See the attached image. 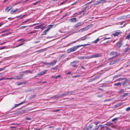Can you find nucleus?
<instances>
[{
  "label": "nucleus",
  "instance_id": "nucleus-1",
  "mask_svg": "<svg viewBox=\"0 0 130 130\" xmlns=\"http://www.w3.org/2000/svg\"><path fill=\"white\" fill-rule=\"evenodd\" d=\"M90 44H83L81 45H78L77 46H74L71 48H69L68 49L67 51V52L68 53H70L74 51H76L77 48H78L81 46H86V45H90Z\"/></svg>",
  "mask_w": 130,
  "mask_h": 130
},
{
  "label": "nucleus",
  "instance_id": "nucleus-37",
  "mask_svg": "<svg viewBox=\"0 0 130 130\" xmlns=\"http://www.w3.org/2000/svg\"><path fill=\"white\" fill-rule=\"evenodd\" d=\"M126 110L127 111H129L130 110V107H128L126 108Z\"/></svg>",
  "mask_w": 130,
  "mask_h": 130
},
{
  "label": "nucleus",
  "instance_id": "nucleus-34",
  "mask_svg": "<svg viewBox=\"0 0 130 130\" xmlns=\"http://www.w3.org/2000/svg\"><path fill=\"white\" fill-rule=\"evenodd\" d=\"M85 58V57H83V56H82V57H78V58L79 59H83L84 58Z\"/></svg>",
  "mask_w": 130,
  "mask_h": 130
},
{
  "label": "nucleus",
  "instance_id": "nucleus-62",
  "mask_svg": "<svg viewBox=\"0 0 130 130\" xmlns=\"http://www.w3.org/2000/svg\"><path fill=\"white\" fill-rule=\"evenodd\" d=\"M99 123V122H94V123L96 125H97Z\"/></svg>",
  "mask_w": 130,
  "mask_h": 130
},
{
  "label": "nucleus",
  "instance_id": "nucleus-7",
  "mask_svg": "<svg viewBox=\"0 0 130 130\" xmlns=\"http://www.w3.org/2000/svg\"><path fill=\"white\" fill-rule=\"evenodd\" d=\"M69 21L71 22H76L77 21L76 18H73L69 19Z\"/></svg>",
  "mask_w": 130,
  "mask_h": 130
},
{
  "label": "nucleus",
  "instance_id": "nucleus-52",
  "mask_svg": "<svg viewBox=\"0 0 130 130\" xmlns=\"http://www.w3.org/2000/svg\"><path fill=\"white\" fill-rule=\"evenodd\" d=\"M50 64V63H46V64L47 65V67H51V66H49V64Z\"/></svg>",
  "mask_w": 130,
  "mask_h": 130
},
{
  "label": "nucleus",
  "instance_id": "nucleus-28",
  "mask_svg": "<svg viewBox=\"0 0 130 130\" xmlns=\"http://www.w3.org/2000/svg\"><path fill=\"white\" fill-rule=\"evenodd\" d=\"M122 42H119L118 44V46L119 47H120L122 45Z\"/></svg>",
  "mask_w": 130,
  "mask_h": 130
},
{
  "label": "nucleus",
  "instance_id": "nucleus-5",
  "mask_svg": "<svg viewBox=\"0 0 130 130\" xmlns=\"http://www.w3.org/2000/svg\"><path fill=\"white\" fill-rule=\"evenodd\" d=\"M101 53H98L92 55L91 57H101Z\"/></svg>",
  "mask_w": 130,
  "mask_h": 130
},
{
  "label": "nucleus",
  "instance_id": "nucleus-32",
  "mask_svg": "<svg viewBox=\"0 0 130 130\" xmlns=\"http://www.w3.org/2000/svg\"><path fill=\"white\" fill-rule=\"evenodd\" d=\"M58 96L59 97H60L62 96H64V94H58Z\"/></svg>",
  "mask_w": 130,
  "mask_h": 130
},
{
  "label": "nucleus",
  "instance_id": "nucleus-46",
  "mask_svg": "<svg viewBox=\"0 0 130 130\" xmlns=\"http://www.w3.org/2000/svg\"><path fill=\"white\" fill-rule=\"evenodd\" d=\"M111 38L110 37H108V38H106V37H104V40H106L107 39H110Z\"/></svg>",
  "mask_w": 130,
  "mask_h": 130
},
{
  "label": "nucleus",
  "instance_id": "nucleus-56",
  "mask_svg": "<svg viewBox=\"0 0 130 130\" xmlns=\"http://www.w3.org/2000/svg\"><path fill=\"white\" fill-rule=\"evenodd\" d=\"M46 34V32L44 30L43 31V35H45Z\"/></svg>",
  "mask_w": 130,
  "mask_h": 130
},
{
  "label": "nucleus",
  "instance_id": "nucleus-11",
  "mask_svg": "<svg viewBox=\"0 0 130 130\" xmlns=\"http://www.w3.org/2000/svg\"><path fill=\"white\" fill-rule=\"evenodd\" d=\"M129 83L128 81H126L123 84V86L124 87H126L128 85Z\"/></svg>",
  "mask_w": 130,
  "mask_h": 130
},
{
  "label": "nucleus",
  "instance_id": "nucleus-53",
  "mask_svg": "<svg viewBox=\"0 0 130 130\" xmlns=\"http://www.w3.org/2000/svg\"><path fill=\"white\" fill-rule=\"evenodd\" d=\"M26 15H22V16L20 18V19H21L23 17H25Z\"/></svg>",
  "mask_w": 130,
  "mask_h": 130
},
{
  "label": "nucleus",
  "instance_id": "nucleus-26",
  "mask_svg": "<svg viewBox=\"0 0 130 130\" xmlns=\"http://www.w3.org/2000/svg\"><path fill=\"white\" fill-rule=\"evenodd\" d=\"M100 3H105L106 1V0H99Z\"/></svg>",
  "mask_w": 130,
  "mask_h": 130
},
{
  "label": "nucleus",
  "instance_id": "nucleus-27",
  "mask_svg": "<svg viewBox=\"0 0 130 130\" xmlns=\"http://www.w3.org/2000/svg\"><path fill=\"white\" fill-rule=\"evenodd\" d=\"M124 79L125 78H120L117 79L116 81H121L124 80Z\"/></svg>",
  "mask_w": 130,
  "mask_h": 130
},
{
  "label": "nucleus",
  "instance_id": "nucleus-3",
  "mask_svg": "<svg viewBox=\"0 0 130 130\" xmlns=\"http://www.w3.org/2000/svg\"><path fill=\"white\" fill-rule=\"evenodd\" d=\"M83 24V23L82 22L78 23L76 24H75L74 26V27L75 29L77 27L82 25Z\"/></svg>",
  "mask_w": 130,
  "mask_h": 130
},
{
  "label": "nucleus",
  "instance_id": "nucleus-35",
  "mask_svg": "<svg viewBox=\"0 0 130 130\" xmlns=\"http://www.w3.org/2000/svg\"><path fill=\"white\" fill-rule=\"evenodd\" d=\"M51 78H55V79H57L56 76H55L54 75L52 76H51Z\"/></svg>",
  "mask_w": 130,
  "mask_h": 130
},
{
  "label": "nucleus",
  "instance_id": "nucleus-39",
  "mask_svg": "<svg viewBox=\"0 0 130 130\" xmlns=\"http://www.w3.org/2000/svg\"><path fill=\"white\" fill-rule=\"evenodd\" d=\"M53 26V25H50L48 26V28H49L50 29V28L51 27Z\"/></svg>",
  "mask_w": 130,
  "mask_h": 130
},
{
  "label": "nucleus",
  "instance_id": "nucleus-61",
  "mask_svg": "<svg viewBox=\"0 0 130 130\" xmlns=\"http://www.w3.org/2000/svg\"><path fill=\"white\" fill-rule=\"evenodd\" d=\"M81 68L84 69H85V68L84 67V66H81Z\"/></svg>",
  "mask_w": 130,
  "mask_h": 130
},
{
  "label": "nucleus",
  "instance_id": "nucleus-48",
  "mask_svg": "<svg viewBox=\"0 0 130 130\" xmlns=\"http://www.w3.org/2000/svg\"><path fill=\"white\" fill-rule=\"evenodd\" d=\"M120 60V59H118L116 60H114L115 61H116V62H118V61H119Z\"/></svg>",
  "mask_w": 130,
  "mask_h": 130
},
{
  "label": "nucleus",
  "instance_id": "nucleus-57",
  "mask_svg": "<svg viewBox=\"0 0 130 130\" xmlns=\"http://www.w3.org/2000/svg\"><path fill=\"white\" fill-rule=\"evenodd\" d=\"M73 77H79V75H75L74 76H73Z\"/></svg>",
  "mask_w": 130,
  "mask_h": 130
},
{
  "label": "nucleus",
  "instance_id": "nucleus-6",
  "mask_svg": "<svg viewBox=\"0 0 130 130\" xmlns=\"http://www.w3.org/2000/svg\"><path fill=\"white\" fill-rule=\"evenodd\" d=\"M18 11V12H20L21 11L19 10V9H16L15 10H11L10 11V13L13 14Z\"/></svg>",
  "mask_w": 130,
  "mask_h": 130
},
{
  "label": "nucleus",
  "instance_id": "nucleus-22",
  "mask_svg": "<svg viewBox=\"0 0 130 130\" xmlns=\"http://www.w3.org/2000/svg\"><path fill=\"white\" fill-rule=\"evenodd\" d=\"M121 75V74H119V75H116L115 76H114V77H113V79H115L116 78H118V77H119Z\"/></svg>",
  "mask_w": 130,
  "mask_h": 130
},
{
  "label": "nucleus",
  "instance_id": "nucleus-29",
  "mask_svg": "<svg viewBox=\"0 0 130 130\" xmlns=\"http://www.w3.org/2000/svg\"><path fill=\"white\" fill-rule=\"evenodd\" d=\"M87 7H86V8L85 9L82 11H80L78 13V14L80 15L82 13L84 12V11L86 9Z\"/></svg>",
  "mask_w": 130,
  "mask_h": 130
},
{
  "label": "nucleus",
  "instance_id": "nucleus-55",
  "mask_svg": "<svg viewBox=\"0 0 130 130\" xmlns=\"http://www.w3.org/2000/svg\"><path fill=\"white\" fill-rule=\"evenodd\" d=\"M119 55V54H118V55H116L115 56H113V57H112V58H111V59H112L113 58H115L117 56Z\"/></svg>",
  "mask_w": 130,
  "mask_h": 130
},
{
  "label": "nucleus",
  "instance_id": "nucleus-18",
  "mask_svg": "<svg viewBox=\"0 0 130 130\" xmlns=\"http://www.w3.org/2000/svg\"><path fill=\"white\" fill-rule=\"evenodd\" d=\"M46 49V48H44V49H43L41 50H40L39 51H36V52H39L40 53L42 52H44L45 51Z\"/></svg>",
  "mask_w": 130,
  "mask_h": 130
},
{
  "label": "nucleus",
  "instance_id": "nucleus-51",
  "mask_svg": "<svg viewBox=\"0 0 130 130\" xmlns=\"http://www.w3.org/2000/svg\"><path fill=\"white\" fill-rule=\"evenodd\" d=\"M108 129V128L107 126H104V129Z\"/></svg>",
  "mask_w": 130,
  "mask_h": 130
},
{
  "label": "nucleus",
  "instance_id": "nucleus-38",
  "mask_svg": "<svg viewBox=\"0 0 130 130\" xmlns=\"http://www.w3.org/2000/svg\"><path fill=\"white\" fill-rule=\"evenodd\" d=\"M118 118H115L113 119L112 120V121H114L117 120H118Z\"/></svg>",
  "mask_w": 130,
  "mask_h": 130
},
{
  "label": "nucleus",
  "instance_id": "nucleus-42",
  "mask_svg": "<svg viewBox=\"0 0 130 130\" xmlns=\"http://www.w3.org/2000/svg\"><path fill=\"white\" fill-rule=\"evenodd\" d=\"M127 95H128V94H127V93H124L123 95V96L124 97L127 96Z\"/></svg>",
  "mask_w": 130,
  "mask_h": 130
},
{
  "label": "nucleus",
  "instance_id": "nucleus-64",
  "mask_svg": "<svg viewBox=\"0 0 130 130\" xmlns=\"http://www.w3.org/2000/svg\"><path fill=\"white\" fill-rule=\"evenodd\" d=\"M61 76V75H58V76H56V77H57V79L58 78V77H60Z\"/></svg>",
  "mask_w": 130,
  "mask_h": 130
},
{
  "label": "nucleus",
  "instance_id": "nucleus-25",
  "mask_svg": "<svg viewBox=\"0 0 130 130\" xmlns=\"http://www.w3.org/2000/svg\"><path fill=\"white\" fill-rule=\"evenodd\" d=\"M100 40V39L97 38L96 40L93 42L95 44L97 42Z\"/></svg>",
  "mask_w": 130,
  "mask_h": 130
},
{
  "label": "nucleus",
  "instance_id": "nucleus-15",
  "mask_svg": "<svg viewBox=\"0 0 130 130\" xmlns=\"http://www.w3.org/2000/svg\"><path fill=\"white\" fill-rule=\"evenodd\" d=\"M130 50V47H128L125 48L124 50V52L125 53L127 52Z\"/></svg>",
  "mask_w": 130,
  "mask_h": 130
},
{
  "label": "nucleus",
  "instance_id": "nucleus-21",
  "mask_svg": "<svg viewBox=\"0 0 130 130\" xmlns=\"http://www.w3.org/2000/svg\"><path fill=\"white\" fill-rule=\"evenodd\" d=\"M100 4V3L99 0V1H97L95 2L94 3V5H98Z\"/></svg>",
  "mask_w": 130,
  "mask_h": 130
},
{
  "label": "nucleus",
  "instance_id": "nucleus-36",
  "mask_svg": "<svg viewBox=\"0 0 130 130\" xmlns=\"http://www.w3.org/2000/svg\"><path fill=\"white\" fill-rule=\"evenodd\" d=\"M124 92V90L123 89L121 90L119 92V93H122Z\"/></svg>",
  "mask_w": 130,
  "mask_h": 130
},
{
  "label": "nucleus",
  "instance_id": "nucleus-43",
  "mask_svg": "<svg viewBox=\"0 0 130 130\" xmlns=\"http://www.w3.org/2000/svg\"><path fill=\"white\" fill-rule=\"evenodd\" d=\"M14 78L13 77H11V78H7L5 79H9L10 80V79H13Z\"/></svg>",
  "mask_w": 130,
  "mask_h": 130
},
{
  "label": "nucleus",
  "instance_id": "nucleus-9",
  "mask_svg": "<svg viewBox=\"0 0 130 130\" xmlns=\"http://www.w3.org/2000/svg\"><path fill=\"white\" fill-rule=\"evenodd\" d=\"M120 33L121 32L118 30L112 34V35H113L114 36H117L120 35Z\"/></svg>",
  "mask_w": 130,
  "mask_h": 130
},
{
  "label": "nucleus",
  "instance_id": "nucleus-59",
  "mask_svg": "<svg viewBox=\"0 0 130 130\" xmlns=\"http://www.w3.org/2000/svg\"><path fill=\"white\" fill-rule=\"evenodd\" d=\"M49 30H50V29H49V28H47V29H46V30H45V31L46 32H48Z\"/></svg>",
  "mask_w": 130,
  "mask_h": 130
},
{
  "label": "nucleus",
  "instance_id": "nucleus-58",
  "mask_svg": "<svg viewBox=\"0 0 130 130\" xmlns=\"http://www.w3.org/2000/svg\"><path fill=\"white\" fill-rule=\"evenodd\" d=\"M22 16V15H20L17 16L16 17V18H19V17H21Z\"/></svg>",
  "mask_w": 130,
  "mask_h": 130
},
{
  "label": "nucleus",
  "instance_id": "nucleus-2",
  "mask_svg": "<svg viewBox=\"0 0 130 130\" xmlns=\"http://www.w3.org/2000/svg\"><path fill=\"white\" fill-rule=\"evenodd\" d=\"M85 130H94L93 126L90 125L86 126L85 128Z\"/></svg>",
  "mask_w": 130,
  "mask_h": 130
},
{
  "label": "nucleus",
  "instance_id": "nucleus-49",
  "mask_svg": "<svg viewBox=\"0 0 130 130\" xmlns=\"http://www.w3.org/2000/svg\"><path fill=\"white\" fill-rule=\"evenodd\" d=\"M60 109H56V110H53V111L54 112H57V111H59V110H60Z\"/></svg>",
  "mask_w": 130,
  "mask_h": 130
},
{
  "label": "nucleus",
  "instance_id": "nucleus-54",
  "mask_svg": "<svg viewBox=\"0 0 130 130\" xmlns=\"http://www.w3.org/2000/svg\"><path fill=\"white\" fill-rule=\"evenodd\" d=\"M23 84V83L22 82H20L18 84V85H22Z\"/></svg>",
  "mask_w": 130,
  "mask_h": 130
},
{
  "label": "nucleus",
  "instance_id": "nucleus-40",
  "mask_svg": "<svg viewBox=\"0 0 130 130\" xmlns=\"http://www.w3.org/2000/svg\"><path fill=\"white\" fill-rule=\"evenodd\" d=\"M24 44V43H22L21 44H20L18 45L17 46H16L15 47H18L19 46H20L22 45H23V44Z\"/></svg>",
  "mask_w": 130,
  "mask_h": 130
},
{
  "label": "nucleus",
  "instance_id": "nucleus-13",
  "mask_svg": "<svg viewBox=\"0 0 130 130\" xmlns=\"http://www.w3.org/2000/svg\"><path fill=\"white\" fill-rule=\"evenodd\" d=\"M46 70H44L43 71L41 72V73H38V75L40 76L44 74H45L46 72Z\"/></svg>",
  "mask_w": 130,
  "mask_h": 130
},
{
  "label": "nucleus",
  "instance_id": "nucleus-19",
  "mask_svg": "<svg viewBox=\"0 0 130 130\" xmlns=\"http://www.w3.org/2000/svg\"><path fill=\"white\" fill-rule=\"evenodd\" d=\"M121 84V82H118V83L115 84L114 85L116 86H120Z\"/></svg>",
  "mask_w": 130,
  "mask_h": 130
},
{
  "label": "nucleus",
  "instance_id": "nucleus-33",
  "mask_svg": "<svg viewBox=\"0 0 130 130\" xmlns=\"http://www.w3.org/2000/svg\"><path fill=\"white\" fill-rule=\"evenodd\" d=\"M83 31H84L83 29L81 28L78 30V32H83Z\"/></svg>",
  "mask_w": 130,
  "mask_h": 130
},
{
  "label": "nucleus",
  "instance_id": "nucleus-17",
  "mask_svg": "<svg viewBox=\"0 0 130 130\" xmlns=\"http://www.w3.org/2000/svg\"><path fill=\"white\" fill-rule=\"evenodd\" d=\"M24 103V102H22L21 103H19L18 104H16L15 105V107L17 106H18L21 104H22Z\"/></svg>",
  "mask_w": 130,
  "mask_h": 130
},
{
  "label": "nucleus",
  "instance_id": "nucleus-10",
  "mask_svg": "<svg viewBox=\"0 0 130 130\" xmlns=\"http://www.w3.org/2000/svg\"><path fill=\"white\" fill-rule=\"evenodd\" d=\"M22 74H20L19 75L16 76V78H15L16 79H21L22 77Z\"/></svg>",
  "mask_w": 130,
  "mask_h": 130
},
{
  "label": "nucleus",
  "instance_id": "nucleus-8",
  "mask_svg": "<svg viewBox=\"0 0 130 130\" xmlns=\"http://www.w3.org/2000/svg\"><path fill=\"white\" fill-rule=\"evenodd\" d=\"M56 62V60H53L52 62L50 63L49 66H51V67L52 66L55 64Z\"/></svg>",
  "mask_w": 130,
  "mask_h": 130
},
{
  "label": "nucleus",
  "instance_id": "nucleus-31",
  "mask_svg": "<svg viewBox=\"0 0 130 130\" xmlns=\"http://www.w3.org/2000/svg\"><path fill=\"white\" fill-rule=\"evenodd\" d=\"M116 63V61H115V60H114L112 61H111L110 63V64L112 65L115 63Z\"/></svg>",
  "mask_w": 130,
  "mask_h": 130
},
{
  "label": "nucleus",
  "instance_id": "nucleus-50",
  "mask_svg": "<svg viewBox=\"0 0 130 130\" xmlns=\"http://www.w3.org/2000/svg\"><path fill=\"white\" fill-rule=\"evenodd\" d=\"M54 97H55V98H58L59 97L58 94H57L56 95H55V96H53V98H54Z\"/></svg>",
  "mask_w": 130,
  "mask_h": 130
},
{
  "label": "nucleus",
  "instance_id": "nucleus-4",
  "mask_svg": "<svg viewBox=\"0 0 130 130\" xmlns=\"http://www.w3.org/2000/svg\"><path fill=\"white\" fill-rule=\"evenodd\" d=\"M75 92L74 91H69L68 92H66L64 94V96L67 95H71L73 94Z\"/></svg>",
  "mask_w": 130,
  "mask_h": 130
},
{
  "label": "nucleus",
  "instance_id": "nucleus-30",
  "mask_svg": "<svg viewBox=\"0 0 130 130\" xmlns=\"http://www.w3.org/2000/svg\"><path fill=\"white\" fill-rule=\"evenodd\" d=\"M112 124V123H110L109 122H107L105 124V125H106L110 126Z\"/></svg>",
  "mask_w": 130,
  "mask_h": 130
},
{
  "label": "nucleus",
  "instance_id": "nucleus-16",
  "mask_svg": "<svg viewBox=\"0 0 130 130\" xmlns=\"http://www.w3.org/2000/svg\"><path fill=\"white\" fill-rule=\"evenodd\" d=\"M117 53L116 52H111L110 54V55L112 56L117 54Z\"/></svg>",
  "mask_w": 130,
  "mask_h": 130
},
{
  "label": "nucleus",
  "instance_id": "nucleus-63",
  "mask_svg": "<svg viewBox=\"0 0 130 130\" xmlns=\"http://www.w3.org/2000/svg\"><path fill=\"white\" fill-rule=\"evenodd\" d=\"M40 42V41H36L35 42V43H38L39 42Z\"/></svg>",
  "mask_w": 130,
  "mask_h": 130
},
{
  "label": "nucleus",
  "instance_id": "nucleus-44",
  "mask_svg": "<svg viewBox=\"0 0 130 130\" xmlns=\"http://www.w3.org/2000/svg\"><path fill=\"white\" fill-rule=\"evenodd\" d=\"M35 32H36V31L35 30H34V31H30V32H29L28 33V34H32V33H35Z\"/></svg>",
  "mask_w": 130,
  "mask_h": 130
},
{
  "label": "nucleus",
  "instance_id": "nucleus-20",
  "mask_svg": "<svg viewBox=\"0 0 130 130\" xmlns=\"http://www.w3.org/2000/svg\"><path fill=\"white\" fill-rule=\"evenodd\" d=\"M99 128V125H96L95 127H94L93 126V129L94 130H96L98 129Z\"/></svg>",
  "mask_w": 130,
  "mask_h": 130
},
{
  "label": "nucleus",
  "instance_id": "nucleus-14",
  "mask_svg": "<svg viewBox=\"0 0 130 130\" xmlns=\"http://www.w3.org/2000/svg\"><path fill=\"white\" fill-rule=\"evenodd\" d=\"M99 127L100 128V130H102V129H104V126L102 125H99Z\"/></svg>",
  "mask_w": 130,
  "mask_h": 130
},
{
  "label": "nucleus",
  "instance_id": "nucleus-45",
  "mask_svg": "<svg viewBox=\"0 0 130 130\" xmlns=\"http://www.w3.org/2000/svg\"><path fill=\"white\" fill-rule=\"evenodd\" d=\"M66 2V1H64L63 2L61 3L60 4H59V5L60 6L61 5H62L64 3Z\"/></svg>",
  "mask_w": 130,
  "mask_h": 130
},
{
  "label": "nucleus",
  "instance_id": "nucleus-12",
  "mask_svg": "<svg viewBox=\"0 0 130 130\" xmlns=\"http://www.w3.org/2000/svg\"><path fill=\"white\" fill-rule=\"evenodd\" d=\"M90 27V25H88L87 26H86V27H85L84 28H83L84 31H86V30H88L89 28Z\"/></svg>",
  "mask_w": 130,
  "mask_h": 130
},
{
  "label": "nucleus",
  "instance_id": "nucleus-47",
  "mask_svg": "<svg viewBox=\"0 0 130 130\" xmlns=\"http://www.w3.org/2000/svg\"><path fill=\"white\" fill-rule=\"evenodd\" d=\"M71 66H72V67H77V66L75 64L72 65Z\"/></svg>",
  "mask_w": 130,
  "mask_h": 130
},
{
  "label": "nucleus",
  "instance_id": "nucleus-24",
  "mask_svg": "<svg viewBox=\"0 0 130 130\" xmlns=\"http://www.w3.org/2000/svg\"><path fill=\"white\" fill-rule=\"evenodd\" d=\"M11 8H10L9 7H7L5 10L6 11H9L11 9Z\"/></svg>",
  "mask_w": 130,
  "mask_h": 130
},
{
  "label": "nucleus",
  "instance_id": "nucleus-41",
  "mask_svg": "<svg viewBox=\"0 0 130 130\" xmlns=\"http://www.w3.org/2000/svg\"><path fill=\"white\" fill-rule=\"evenodd\" d=\"M35 96V95H31V96H30V98L32 99L34 98Z\"/></svg>",
  "mask_w": 130,
  "mask_h": 130
},
{
  "label": "nucleus",
  "instance_id": "nucleus-23",
  "mask_svg": "<svg viewBox=\"0 0 130 130\" xmlns=\"http://www.w3.org/2000/svg\"><path fill=\"white\" fill-rule=\"evenodd\" d=\"M125 39H128L129 40H130V33H129L128 35L126 36Z\"/></svg>",
  "mask_w": 130,
  "mask_h": 130
},
{
  "label": "nucleus",
  "instance_id": "nucleus-60",
  "mask_svg": "<svg viewBox=\"0 0 130 130\" xmlns=\"http://www.w3.org/2000/svg\"><path fill=\"white\" fill-rule=\"evenodd\" d=\"M42 25H40V26H38V28H41L42 27Z\"/></svg>",
  "mask_w": 130,
  "mask_h": 130
}]
</instances>
